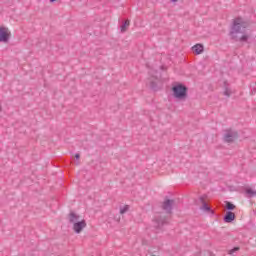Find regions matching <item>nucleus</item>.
<instances>
[{
    "label": "nucleus",
    "instance_id": "5",
    "mask_svg": "<svg viewBox=\"0 0 256 256\" xmlns=\"http://www.w3.org/2000/svg\"><path fill=\"white\" fill-rule=\"evenodd\" d=\"M10 37L11 31H9V28L0 27V41H2L3 43H7Z\"/></svg>",
    "mask_w": 256,
    "mask_h": 256
},
{
    "label": "nucleus",
    "instance_id": "6",
    "mask_svg": "<svg viewBox=\"0 0 256 256\" xmlns=\"http://www.w3.org/2000/svg\"><path fill=\"white\" fill-rule=\"evenodd\" d=\"M174 205L175 202L173 200H166L164 201L162 207L164 211H166L167 213H171V210L173 209Z\"/></svg>",
    "mask_w": 256,
    "mask_h": 256
},
{
    "label": "nucleus",
    "instance_id": "15",
    "mask_svg": "<svg viewBox=\"0 0 256 256\" xmlns=\"http://www.w3.org/2000/svg\"><path fill=\"white\" fill-rule=\"evenodd\" d=\"M75 159H79L80 158V155L79 154H75Z\"/></svg>",
    "mask_w": 256,
    "mask_h": 256
},
{
    "label": "nucleus",
    "instance_id": "2",
    "mask_svg": "<svg viewBox=\"0 0 256 256\" xmlns=\"http://www.w3.org/2000/svg\"><path fill=\"white\" fill-rule=\"evenodd\" d=\"M70 223L73 224V231L74 233H82L83 229L87 227V221H85L80 215L76 213H70L68 216Z\"/></svg>",
    "mask_w": 256,
    "mask_h": 256
},
{
    "label": "nucleus",
    "instance_id": "19",
    "mask_svg": "<svg viewBox=\"0 0 256 256\" xmlns=\"http://www.w3.org/2000/svg\"><path fill=\"white\" fill-rule=\"evenodd\" d=\"M0 111H1V107H0Z\"/></svg>",
    "mask_w": 256,
    "mask_h": 256
},
{
    "label": "nucleus",
    "instance_id": "12",
    "mask_svg": "<svg viewBox=\"0 0 256 256\" xmlns=\"http://www.w3.org/2000/svg\"><path fill=\"white\" fill-rule=\"evenodd\" d=\"M246 193H247V195H249V197H255V195H256V192L253 189H247Z\"/></svg>",
    "mask_w": 256,
    "mask_h": 256
},
{
    "label": "nucleus",
    "instance_id": "9",
    "mask_svg": "<svg viewBox=\"0 0 256 256\" xmlns=\"http://www.w3.org/2000/svg\"><path fill=\"white\" fill-rule=\"evenodd\" d=\"M129 25H131V22L129 20H126L124 24L121 26V31L125 32L127 29H129Z\"/></svg>",
    "mask_w": 256,
    "mask_h": 256
},
{
    "label": "nucleus",
    "instance_id": "18",
    "mask_svg": "<svg viewBox=\"0 0 256 256\" xmlns=\"http://www.w3.org/2000/svg\"><path fill=\"white\" fill-rule=\"evenodd\" d=\"M52 3H53V1H55V0H50Z\"/></svg>",
    "mask_w": 256,
    "mask_h": 256
},
{
    "label": "nucleus",
    "instance_id": "8",
    "mask_svg": "<svg viewBox=\"0 0 256 256\" xmlns=\"http://www.w3.org/2000/svg\"><path fill=\"white\" fill-rule=\"evenodd\" d=\"M225 223H231L235 221V213L229 211L226 213V216L224 217Z\"/></svg>",
    "mask_w": 256,
    "mask_h": 256
},
{
    "label": "nucleus",
    "instance_id": "3",
    "mask_svg": "<svg viewBox=\"0 0 256 256\" xmlns=\"http://www.w3.org/2000/svg\"><path fill=\"white\" fill-rule=\"evenodd\" d=\"M172 95L178 101H185L187 99V88L183 84H175L172 87Z\"/></svg>",
    "mask_w": 256,
    "mask_h": 256
},
{
    "label": "nucleus",
    "instance_id": "11",
    "mask_svg": "<svg viewBox=\"0 0 256 256\" xmlns=\"http://www.w3.org/2000/svg\"><path fill=\"white\" fill-rule=\"evenodd\" d=\"M226 209H228L229 211H233V209H235V204L231 202H226Z\"/></svg>",
    "mask_w": 256,
    "mask_h": 256
},
{
    "label": "nucleus",
    "instance_id": "17",
    "mask_svg": "<svg viewBox=\"0 0 256 256\" xmlns=\"http://www.w3.org/2000/svg\"><path fill=\"white\" fill-rule=\"evenodd\" d=\"M150 87H155V84H151Z\"/></svg>",
    "mask_w": 256,
    "mask_h": 256
},
{
    "label": "nucleus",
    "instance_id": "4",
    "mask_svg": "<svg viewBox=\"0 0 256 256\" xmlns=\"http://www.w3.org/2000/svg\"><path fill=\"white\" fill-rule=\"evenodd\" d=\"M239 139V133L233 129H227L223 134L224 143H235V141Z\"/></svg>",
    "mask_w": 256,
    "mask_h": 256
},
{
    "label": "nucleus",
    "instance_id": "16",
    "mask_svg": "<svg viewBox=\"0 0 256 256\" xmlns=\"http://www.w3.org/2000/svg\"><path fill=\"white\" fill-rule=\"evenodd\" d=\"M171 3H177L179 0H169Z\"/></svg>",
    "mask_w": 256,
    "mask_h": 256
},
{
    "label": "nucleus",
    "instance_id": "1",
    "mask_svg": "<svg viewBox=\"0 0 256 256\" xmlns=\"http://www.w3.org/2000/svg\"><path fill=\"white\" fill-rule=\"evenodd\" d=\"M231 37L237 41H247L249 39V24L241 18H236L232 27Z\"/></svg>",
    "mask_w": 256,
    "mask_h": 256
},
{
    "label": "nucleus",
    "instance_id": "7",
    "mask_svg": "<svg viewBox=\"0 0 256 256\" xmlns=\"http://www.w3.org/2000/svg\"><path fill=\"white\" fill-rule=\"evenodd\" d=\"M192 51L195 55H201V53L205 51V47L203 46V44H196L192 47Z\"/></svg>",
    "mask_w": 256,
    "mask_h": 256
},
{
    "label": "nucleus",
    "instance_id": "13",
    "mask_svg": "<svg viewBox=\"0 0 256 256\" xmlns=\"http://www.w3.org/2000/svg\"><path fill=\"white\" fill-rule=\"evenodd\" d=\"M211 210V208L209 207V205H207V204H203L202 205V211H210Z\"/></svg>",
    "mask_w": 256,
    "mask_h": 256
},
{
    "label": "nucleus",
    "instance_id": "14",
    "mask_svg": "<svg viewBox=\"0 0 256 256\" xmlns=\"http://www.w3.org/2000/svg\"><path fill=\"white\" fill-rule=\"evenodd\" d=\"M224 95H226L227 97H229V96L231 95V90L226 89V90L224 91Z\"/></svg>",
    "mask_w": 256,
    "mask_h": 256
},
{
    "label": "nucleus",
    "instance_id": "10",
    "mask_svg": "<svg viewBox=\"0 0 256 256\" xmlns=\"http://www.w3.org/2000/svg\"><path fill=\"white\" fill-rule=\"evenodd\" d=\"M127 211H129V205H124L120 208L121 215H125V213H127Z\"/></svg>",
    "mask_w": 256,
    "mask_h": 256
}]
</instances>
